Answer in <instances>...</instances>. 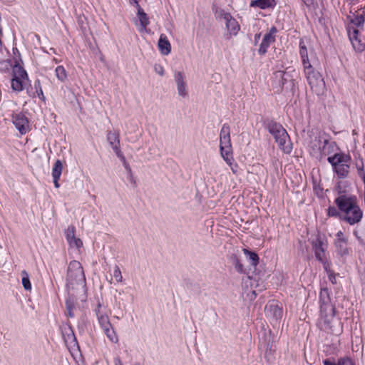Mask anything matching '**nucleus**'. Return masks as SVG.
Masks as SVG:
<instances>
[{"label": "nucleus", "instance_id": "nucleus-15", "mask_svg": "<svg viewBox=\"0 0 365 365\" xmlns=\"http://www.w3.org/2000/svg\"><path fill=\"white\" fill-rule=\"evenodd\" d=\"M63 170V165L60 160H57L52 168V177L53 179V183L54 186L56 188H58L60 187V185L58 183V180L61 177V173Z\"/></svg>", "mask_w": 365, "mask_h": 365}, {"label": "nucleus", "instance_id": "nucleus-23", "mask_svg": "<svg viewBox=\"0 0 365 365\" xmlns=\"http://www.w3.org/2000/svg\"><path fill=\"white\" fill-rule=\"evenodd\" d=\"M242 251L247 259L250 262V264L255 267L259 262V257L257 254L246 248L243 249Z\"/></svg>", "mask_w": 365, "mask_h": 365}, {"label": "nucleus", "instance_id": "nucleus-39", "mask_svg": "<svg viewBox=\"0 0 365 365\" xmlns=\"http://www.w3.org/2000/svg\"><path fill=\"white\" fill-rule=\"evenodd\" d=\"M328 215L330 217H341V215H340L338 210L334 207H329L328 209Z\"/></svg>", "mask_w": 365, "mask_h": 365}, {"label": "nucleus", "instance_id": "nucleus-8", "mask_svg": "<svg viewBox=\"0 0 365 365\" xmlns=\"http://www.w3.org/2000/svg\"><path fill=\"white\" fill-rule=\"evenodd\" d=\"M311 145L314 149L322 150L324 153L327 154L330 153L329 149L333 151L334 148H338L335 142H329L327 139H324L322 141L320 137H315L311 142Z\"/></svg>", "mask_w": 365, "mask_h": 365}, {"label": "nucleus", "instance_id": "nucleus-4", "mask_svg": "<svg viewBox=\"0 0 365 365\" xmlns=\"http://www.w3.org/2000/svg\"><path fill=\"white\" fill-rule=\"evenodd\" d=\"M327 160L340 178L347 176L349 168V163L351 161L349 155L342 153H335L334 155L329 156Z\"/></svg>", "mask_w": 365, "mask_h": 365}, {"label": "nucleus", "instance_id": "nucleus-28", "mask_svg": "<svg viewBox=\"0 0 365 365\" xmlns=\"http://www.w3.org/2000/svg\"><path fill=\"white\" fill-rule=\"evenodd\" d=\"M25 80L13 78L11 80V88L14 91L19 92L24 89L26 83Z\"/></svg>", "mask_w": 365, "mask_h": 365}, {"label": "nucleus", "instance_id": "nucleus-46", "mask_svg": "<svg viewBox=\"0 0 365 365\" xmlns=\"http://www.w3.org/2000/svg\"><path fill=\"white\" fill-rule=\"evenodd\" d=\"M70 331L71 332V334H68V339H65V341H66V342L68 341V340H70V339H72V340H73V341H75V340H76V338H75V336H74V334H73V331H72L71 330H70Z\"/></svg>", "mask_w": 365, "mask_h": 365}, {"label": "nucleus", "instance_id": "nucleus-36", "mask_svg": "<svg viewBox=\"0 0 365 365\" xmlns=\"http://www.w3.org/2000/svg\"><path fill=\"white\" fill-rule=\"evenodd\" d=\"M230 136V128L228 124L225 123L220 130V137Z\"/></svg>", "mask_w": 365, "mask_h": 365}, {"label": "nucleus", "instance_id": "nucleus-3", "mask_svg": "<svg viewBox=\"0 0 365 365\" xmlns=\"http://www.w3.org/2000/svg\"><path fill=\"white\" fill-rule=\"evenodd\" d=\"M85 284L86 277L81 263L76 260L71 261L68 267L66 286L73 289L75 285L84 286Z\"/></svg>", "mask_w": 365, "mask_h": 365}, {"label": "nucleus", "instance_id": "nucleus-32", "mask_svg": "<svg viewBox=\"0 0 365 365\" xmlns=\"http://www.w3.org/2000/svg\"><path fill=\"white\" fill-rule=\"evenodd\" d=\"M75 232L76 228L73 225H70L68 227L67 230H66V238L68 242H70L72 239H74L75 236Z\"/></svg>", "mask_w": 365, "mask_h": 365}, {"label": "nucleus", "instance_id": "nucleus-51", "mask_svg": "<svg viewBox=\"0 0 365 365\" xmlns=\"http://www.w3.org/2000/svg\"><path fill=\"white\" fill-rule=\"evenodd\" d=\"M51 53H56V50L53 48H50Z\"/></svg>", "mask_w": 365, "mask_h": 365}, {"label": "nucleus", "instance_id": "nucleus-52", "mask_svg": "<svg viewBox=\"0 0 365 365\" xmlns=\"http://www.w3.org/2000/svg\"><path fill=\"white\" fill-rule=\"evenodd\" d=\"M362 180H363V182L364 183V187H365V173H363Z\"/></svg>", "mask_w": 365, "mask_h": 365}, {"label": "nucleus", "instance_id": "nucleus-1", "mask_svg": "<svg viewBox=\"0 0 365 365\" xmlns=\"http://www.w3.org/2000/svg\"><path fill=\"white\" fill-rule=\"evenodd\" d=\"M330 294L331 292L327 287H321L319 325L321 329L327 331H333L332 327L335 316V306L331 300Z\"/></svg>", "mask_w": 365, "mask_h": 365}, {"label": "nucleus", "instance_id": "nucleus-10", "mask_svg": "<svg viewBox=\"0 0 365 365\" xmlns=\"http://www.w3.org/2000/svg\"><path fill=\"white\" fill-rule=\"evenodd\" d=\"M220 150L223 160L225 162H230L232 154L230 136L220 137Z\"/></svg>", "mask_w": 365, "mask_h": 365}, {"label": "nucleus", "instance_id": "nucleus-55", "mask_svg": "<svg viewBox=\"0 0 365 365\" xmlns=\"http://www.w3.org/2000/svg\"><path fill=\"white\" fill-rule=\"evenodd\" d=\"M260 36V34H256L255 35V40H257V38H259Z\"/></svg>", "mask_w": 365, "mask_h": 365}, {"label": "nucleus", "instance_id": "nucleus-47", "mask_svg": "<svg viewBox=\"0 0 365 365\" xmlns=\"http://www.w3.org/2000/svg\"><path fill=\"white\" fill-rule=\"evenodd\" d=\"M324 365H337V364L334 362H331L329 359H325L323 361Z\"/></svg>", "mask_w": 365, "mask_h": 365}, {"label": "nucleus", "instance_id": "nucleus-6", "mask_svg": "<svg viewBox=\"0 0 365 365\" xmlns=\"http://www.w3.org/2000/svg\"><path fill=\"white\" fill-rule=\"evenodd\" d=\"M12 122L21 135H24L29 130L28 118L21 113L12 114Z\"/></svg>", "mask_w": 365, "mask_h": 365}, {"label": "nucleus", "instance_id": "nucleus-7", "mask_svg": "<svg viewBox=\"0 0 365 365\" xmlns=\"http://www.w3.org/2000/svg\"><path fill=\"white\" fill-rule=\"evenodd\" d=\"M174 80L176 84L178 94L182 98H187L188 90L184 73L182 71L175 72Z\"/></svg>", "mask_w": 365, "mask_h": 365}, {"label": "nucleus", "instance_id": "nucleus-17", "mask_svg": "<svg viewBox=\"0 0 365 365\" xmlns=\"http://www.w3.org/2000/svg\"><path fill=\"white\" fill-rule=\"evenodd\" d=\"M290 77V75L286 71H277L274 73V78L279 84V88H277L278 92L282 90L284 84Z\"/></svg>", "mask_w": 365, "mask_h": 365}, {"label": "nucleus", "instance_id": "nucleus-56", "mask_svg": "<svg viewBox=\"0 0 365 365\" xmlns=\"http://www.w3.org/2000/svg\"><path fill=\"white\" fill-rule=\"evenodd\" d=\"M53 61H54L56 63H58V61L57 59H56V58H54V59H53Z\"/></svg>", "mask_w": 365, "mask_h": 365}, {"label": "nucleus", "instance_id": "nucleus-19", "mask_svg": "<svg viewBox=\"0 0 365 365\" xmlns=\"http://www.w3.org/2000/svg\"><path fill=\"white\" fill-rule=\"evenodd\" d=\"M274 41V36L271 33L266 34L259 45L258 52L260 55H264L272 42Z\"/></svg>", "mask_w": 365, "mask_h": 365}, {"label": "nucleus", "instance_id": "nucleus-42", "mask_svg": "<svg viewBox=\"0 0 365 365\" xmlns=\"http://www.w3.org/2000/svg\"><path fill=\"white\" fill-rule=\"evenodd\" d=\"M325 269L327 271L328 277H329V281L333 284H336V274L331 270H327V267H325Z\"/></svg>", "mask_w": 365, "mask_h": 365}, {"label": "nucleus", "instance_id": "nucleus-26", "mask_svg": "<svg viewBox=\"0 0 365 365\" xmlns=\"http://www.w3.org/2000/svg\"><path fill=\"white\" fill-rule=\"evenodd\" d=\"M107 140L113 149H114L115 145H118V147L120 145L119 134L118 133L109 131L107 134Z\"/></svg>", "mask_w": 365, "mask_h": 365}, {"label": "nucleus", "instance_id": "nucleus-27", "mask_svg": "<svg viewBox=\"0 0 365 365\" xmlns=\"http://www.w3.org/2000/svg\"><path fill=\"white\" fill-rule=\"evenodd\" d=\"M55 74L58 80L61 82H65L68 77L67 72L62 66H58L56 68Z\"/></svg>", "mask_w": 365, "mask_h": 365}, {"label": "nucleus", "instance_id": "nucleus-37", "mask_svg": "<svg viewBox=\"0 0 365 365\" xmlns=\"http://www.w3.org/2000/svg\"><path fill=\"white\" fill-rule=\"evenodd\" d=\"M68 244L72 247H76L77 249H80L83 246V242L81 239L76 238L72 239Z\"/></svg>", "mask_w": 365, "mask_h": 365}, {"label": "nucleus", "instance_id": "nucleus-41", "mask_svg": "<svg viewBox=\"0 0 365 365\" xmlns=\"http://www.w3.org/2000/svg\"><path fill=\"white\" fill-rule=\"evenodd\" d=\"M234 161H235V160L233 158V156L232 155L231 160L230 162H226V163L230 167L232 173L234 174H236L237 172V165L236 163H234Z\"/></svg>", "mask_w": 365, "mask_h": 365}, {"label": "nucleus", "instance_id": "nucleus-48", "mask_svg": "<svg viewBox=\"0 0 365 365\" xmlns=\"http://www.w3.org/2000/svg\"><path fill=\"white\" fill-rule=\"evenodd\" d=\"M114 363H115V365H123L119 357H115L114 359Z\"/></svg>", "mask_w": 365, "mask_h": 365}, {"label": "nucleus", "instance_id": "nucleus-30", "mask_svg": "<svg viewBox=\"0 0 365 365\" xmlns=\"http://www.w3.org/2000/svg\"><path fill=\"white\" fill-rule=\"evenodd\" d=\"M66 315L69 317H73V309L75 307V302L74 299L71 297H69L66 301Z\"/></svg>", "mask_w": 365, "mask_h": 365}, {"label": "nucleus", "instance_id": "nucleus-43", "mask_svg": "<svg viewBox=\"0 0 365 365\" xmlns=\"http://www.w3.org/2000/svg\"><path fill=\"white\" fill-rule=\"evenodd\" d=\"M154 68L155 71L160 76H163L164 75V69L162 66L156 64Z\"/></svg>", "mask_w": 365, "mask_h": 365}, {"label": "nucleus", "instance_id": "nucleus-31", "mask_svg": "<svg viewBox=\"0 0 365 365\" xmlns=\"http://www.w3.org/2000/svg\"><path fill=\"white\" fill-rule=\"evenodd\" d=\"M21 275H22L21 282H22V285H23L24 288L27 291L31 290V284L30 282V279H29L28 273L25 270H24L21 272Z\"/></svg>", "mask_w": 365, "mask_h": 365}, {"label": "nucleus", "instance_id": "nucleus-16", "mask_svg": "<svg viewBox=\"0 0 365 365\" xmlns=\"http://www.w3.org/2000/svg\"><path fill=\"white\" fill-rule=\"evenodd\" d=\"M158 46L163 55H168L171 51V45L165 34H161L160 36Z\"/></svg>", "mask_w": 365, "mask_h": 365}, {"label": "nucleus", "instance_id": "nucleus-24", "mask_svg": "<svg viewBox=\"0 0 365 365\" xmlns=\"http://www.w3.org/2000/svg\"><path fill=\"white\" fill-rule=\"evenodd\" d=\"M299 53L301 56V58L302 61L303 66H307L309 63L308 58V51L307 48L304 43V41H301L299 43Z\"/></svg>", "mask_w": 365, "mask_h": 365}, {"label": "nucleus", "instance_id": "nucleus-14", "mask_svg": "<svg viewBox=\"0 0 365 365\" xmlns=\"http://www.w3.org/2000/svg\"><path fill=\"white\" fill-rule=\"evenodd\" d=\"M222 16L225 21L227 30L231 34L236 35L240 30V26L236 19L228 13H224Z\"/></svg>", "mask_w": 365, "mask_h": 365}, {"label": "nucleus", "instance_id": "nucleus-33", "mask_svg": "<svg viewBox=\"0 0 365 365\" xmlns=\"http://www.w3.org/2000/svg\"><path fill=\"white\" fill-rule=\"evenodd\" d=\"M113 276L117 282H121L123 281L121 271L118 265H115L113 267Z\"/></svg>", "mask_w": 365, "mask_h": 365}, {"label": "nucleus", "instance_id": "nucleus-21", "mask_svg": "<svg viewBox=\"0 0 365 365\" xmlns=\"http://www.w3.org/2000/svg\"><path fill=\"white\" fill-rule=\"evenodd\" d=\"M275 0H252L250 2V7H258L261 9L273 8L275 6Z\"/></svg>", "mask_w": 365, "mask_h": 365}, {"label": "nucleus", "instance_id": "nucleus-5", "mask_svg": "<svg viewBox=\"0 0 365 365\" xmlns=\"http://www.w3.org/2000/svg\"><path fill=\"white\" fill-rule=\"evenodd\" d=\"M335 203L341 212V216L346 215L357 205L356 198L354 196L339 195L335 199Z\"/></svg>", "mask_w": 365, "mask_h": 365}, {"label": "nucleus", "instance_id": "nucleus-34", "mask_svg": "<svg viewBox=\"0 0 365 365\" xmlns=\"http://www.w3.org/2000/svg\"><path fill=\"white\" fill-rule=\"evenodd\" d=\"M233 264L235 266V270L239 273H244L245 269L243 264L240 262V259L235 257L233 259Z\"/></svg>", "mask_w": 365, "mask_h": 365}, {"label": "nucleus", "instance_id": "nucleus-44", "mask_svg": "<svg viewBox=\"0 0 365 365\" xmlns=\"http://www.w3.org/2000/svg\"><path fill=\"white\" fill-rule=\"evenodd\" d=\"M336 239L335 241H339V239H346L344 237L343 232L341 231H339L336 235Z\"/></svg>", "mask_w": 365, "mask_h": 365}, {"label": "nucleus", "instance_id": "nucleus-57", "mask_svg": "<svg viewBox=\"0 0 365 365\" xmlns=\"http://www.w3.org/2000/svg\"><path fill=\"white\" fill-rule=\"evenodd\" d=\"M364 197H365V186H364Z\"/></svg>", "mask_w": 365, "mask_h": 365}, {"label": "nucleus", "instance_id": "nucleus-38", "mask_svg": "<svg viewBox=\"0 0 365 365\" xmlns=\"http://www.w3.org/2000/svg\"><path fill=\"white\" fill-rule=\"evenodd\" d=\"M113 150L115 151L116 155L120 159V160L123 163H125L126 161L125 156L123 155L120 149V145L118 147V145H115Z\"/></svg>", "mask_w": 365, "mask_h": 365}, {"label": "nucleus", "instance_id": "nucleus-13", "mask_svg": "<svg viewBox=\"0 0 365 365\" xmlns=\"http://www.w3.org/2000/svg\"><path fill=\"white\" fill-rule=\"evenodd\" d=\"M135 6L137 9V17L140 24L139 31H143L145 30L146 26L149 24V19L147 14L140 7L138 1H135Z\"/></svg>", "mask_w": 365, "mask_h": 365}, {"label": "nucleus", "instance_id": "nucleus-35", "mask_svg": "<svg viewBox=\"0 0 365 365\" xmlns=\"http://www.w3.org/2000/svg\"><path fill=\"white\" fill-rule=\"evenodd\" d=\"M364 21L365 19L362 15H357L353 19L351 20V22L357 27L362 26L364 25Z\"/></svg>", "mask_w": 365, "mask_h": 365}, {"label": "nucleus", "instance_id": "nucleus-9", "mask_svg": "<svg viewBox=\"0 0 365 365\" xmlns=\"http://www.w3.org/2000/svg\"><path fill=\"white\" fill-rule=\"evenodd\" d=\"M312 248L316 258L321 262H324L325 258V250L327 248L326 242L318 235L314 240L312 242Z\"/></svg>", "mask_w": 365, "mask_h": 365}, {"label": "nucleus", "instance_id": "nucleus-20", "mask_svg": "<svg viewBox=\"0 0 365 365\" xmlns=\"http://www.w3.org/2000/svg\"><path fill=\"white\" fill-rule=\"evenodd\" d=\"M267 315L278 320L282 316V309L277 304H269L265 307Z\"/></svg>", "mask_w": 365, "mask_h": 365}, {"label": "nucleus", "instance_id": "nucleus-2", "mask_svg": "<svg viewBox=\"0 0 365 365\" xmlns=\"http://www.w3.org/2000/svg\"><path fill=\"white\" fill-rule=\"evenodd\" d=\"M267 129L275 139L279 148L284 153H289L292 150L289 137L282 125L275 121H270L267 124Z\"/></svg>", "mask_w": 365, "mask_h": 365}, {"label": "nucleus", "instance_id": "nucleus-49", "mask_svg": "<svg viewBox=\"0 0 365 365\" xmlns=\"http://www.w3.org/2000/svg\"><path fill=\"white\" fill-rule=\"evenodd\" d=\"M357 240H358V241H359L360 245H365V242H364V240L361 237H357Z\"/></svg>", "mask_w": 365, "mask_h": 365}, {"label": "nucleus", "instance_id": "nucleus-25", "mask_svg": "<svg viewBox=\"0 0 365 365\" xmlns=\"http://www.w3.org/2000/svg\"><path fill=\"white\" fill-rule=\"evenodd\" d=\"M346 239H339V241H335V245L341 255H346L349 253L348 248L346 247Z\"/></svg>", "mask_w": 365, "mask_h": 365}, {"label": "nucleus", "instance_id": "nucleus-54", "mask_svg": "<svg viewBox=\"0 0 365 365\" xmlns=\"http://www.w3.org/2000/svg\"><path fill=\"white\" fill-rule=\"evenodd\" d=\"M363 173H364L363 171V170L361 169V170L359 172V175L362 178L363 177Z\"/></svg>", "mask_w": 365, "mask_h": 365}, {"label": "nucleus", "instance_id": "nucleus-29", "mask_svg": "<svg viewBox=\"0 0 365 365\" xmlns=\"http://www.w3.org/2000/svg\"><path fill=\"white\" fill-rule=\"evenodd\" d=\"M103 332L106 335V336L108 338V339L112 341L113 343H117L118 341V337L113 327H110L109 328L105 329L103 330Z\"/></svg>", "mask_w": 365, "mask_h": 365}, {"label": "nucleus", "instance_id": "nucleus-50", "mask_svg": "<svg viewBox=\"0 0 365 365\" xmlns=\"http://www.w3.org/2000/svg\"><path fill=\"white\" fill-rule=\"evenodd\" d=\"M275 31H276V29L274 27H272L269 33H271L272 34V33H274Z\"/></svg>", "mask_w": 365, "mask_h": 365}, {"label": "nucleus", "instance_id": "nucleus-12", "mask_svg": "<svg viewBox=\"0 0 365 365\" xmlns=\"http://www.w3.org/2000/svg\"><path fill=\"white\" fill-rule=\"evenodd\" d=\"M304 73L306 75L308 83L311 87L317 85L318 82H322V79L319 73L315 72L310 63L304 66Z\"/></svg>", "mask_w": 365, "mask_h": 365}, {"label": "nucleus", "instance_id": "nucleus-40", "mask_svg": "<svg viewBox=\"0 0 365 365\" xmlns=\"http://www.w3.org/2000/svg\"><path fill=\"white\" fill-rule=\"evenodd\" d=\"M337 365H354L349 358H340L338 359Z\"/></svg>", "mask_w": 365, "mask_h": 365}, {"label": "nucleus", "instance_id": "nucleus-22", "mask_svg": "<svg viewBox=\"0 0 365 365\" xmlns=\"http://www.w3.org/2000/svg\"><path fill=\"white\" fill-rule=\"evenodd\" d=\"M13 78L28 81V75L25 69L19 66L16 65L13 68Z\"/></svg>", "mask_w": 365, "mask_h": 365}, {"label": "nucleus", "instance_id": "nucleus-45", "mask_svg": "<svg viewBox=\"0 0 365 365\" xmlns=\"http://www.w3.org/2000/svg\"><path fill=\"white\" fill-rule=\"evenodd\" d=\"M123 164L125 169L128 172L129 174L131 175L132 170H131L130 165L128 164V163L125 161V163H123Z\"/></svg>", "mask_w": 365, "mask_h": 365}, {"label": "nucleus", "instance_id": "nucleus-18", "mask_svg": "<svg viewBox=\"0 0 365 365\" xmlns=\"http://www.w3.org/2000/svg\"><path fill=\"white\" fill-rule=\"evenodd\" d=\"M101 304H98V308L96 309V313L101 327L103 330H105V329L112 327V324L109 321L108 317L106 314H103L101 311Z\"/></svg>", "mask_w": 365, "mask_h": 365}, {"label": "nucleus", "instance_id": "nucleus-11", "mask_svg": "<svg viewBox=\"0 0 365 365\" xmlns=\"http://www.w3.org/2000/svg\"><path fill=\"white\" fill-rule=\"evenodd\" d=\"M363 217V211L357 205L354 209H352L349 213L344 216H341L340 218L349 224L354 225L361 222Z\"/></svg>", "mask_w": 365, "mask_h": 365}, {"label": "nucleus", "instance_id": "nucleus-53", "mask_svg": "<svg viewBox=\"0 0 365 365\" xmlns=\"http://www.w3.org/2000/svg\"><path fill=\"white\" fill-rule=\"evenodd\" d=\"M354 235L356 236V238L357 237H359L357 231H354Z\"/></svg>", "mask_w": 365, "mask_h": 365}]
</instances>
